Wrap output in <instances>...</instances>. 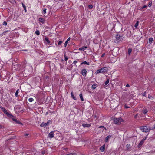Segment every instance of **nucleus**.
<instances>
[{"label": "nucleus", "instance_id": "nucleus-1", "mask_svg": "<svg viewBox=\"0 0 155 155\" xmlns=\"http://www.w3.org/2000/svg\"><path fill=\"white\" fill-rule=\"evenodd\" d=\"M4 113L5 114L11 118L13 121L16 122L17 123L21 125L22 124L21 123L18 121L15 118L14 116L12 115L9 112H8L7 110H5V111L4 112Z\"/></svg>", "mask_w": 155, "mask_h": 155}, {"label": "nucleus", "instance_id": "nucleus-2", "mask_svg": "<svg viewBox=\"0 0 155 155\" xmlns=\"http://www.w3.org/2000/svg\"><path fill=\"white\" fill-rule=\"evenodd\" d=\"M108 68L107 67H103L97 70L95 73V74H97L99 73H104L107 71Z\"/></svg>", "mask_w": 155, "mask_h": 155}, {"label": "nucleus", "instance_id": "nucleus-3", "mask_svg": "<svg viewBox=\"0 0 155 155\" xmlns=\"http://www.w3.org/2000/svg\"><path fill=\"white\" fill-rule=\"evenodd\" d=\"M123 121V120L120 117L118 118H115L114 119V122L116 124L119 125Z\"/></svg>", "mask_w": 155, "mask_h": 155}, {"label": "nucleus", "instance_id": "nucleus-4", "mask_svg": "<svg viewBox=\"0 0 155 155\" xmlns=\"http://www.w3.org/2000/svg\"><path fill=\"white\" fill-rule=\"evenodd\" d=\"M140 129L143 132H147L150 130H151V128L149 129L147 126H144L140 127Z\"/></svg>", "mask_w": 155, "mask_h": 155}, {"label": "nucleus", "instance_id": "nucleus-5", "mask_svg": "<svg viewBox=\"0 0 155 155\" xmlns=\"http://www.w3.org/2000/svg\"><path fill=\"white\" fill-rule=\"evenodd\" d=\"M120 36L119 34H117L115 36L116 40H115V43H119L120 41Z\"/></svg>", "mask_w": 155, "mask_h": 155}, {"label": "nucleus", "instance_id": "nucleus-6", "mask_svg": "<svg viewBox=\"0 0 155 155\" xmlns=\"http://www.w3.org/2000/svg\"><path fill=\"white\" fill-rule=\"evenodd\" d=\"M51 122V121L49 120L46 123H42L41 124L40 126L41 127H45Z\"/></svg>", "mask_w": 155, "mask_h": 155}, {"label": "nucleus", "instance_id": "nucleus-7", "mask_svg": "<svg viewBox=\"0 0 155 155\" xmlns=\"http://www.w3.org/2000/svg\"><path fill=\"white\" fill-rule=\"evenodd\" d=\"M54 137V132L52 131L48 134V137L50 138H53Z\"/></svg>", "mask_w": 155, "mask_h": 155}, {"label": "nucleus", "instance_id": "nucleus-8", "mask_svg": "<svg viewBox=\"0 0 155 155\" xmlns=\"http://www.w3.org/2000/svg\"><path fill=\"white\" fill-rule=\"evenodd\" d=\"M50 42L48 38L46 37H45V44L47 45H48L50 43Z\"/></svg>", "mask_w": 155, "mask_h": 155}, {"label": "nucleus", "instance_id": "nucleus-9", "mask_svg": "<svg viewBox=\"0 0 155 155\" xmlns=\"http://www.w3.org/2000/svg\"><path fill=\"white\" fill-rule=\"evenodd\" d=\"M87 71L85 69H83L81 70V74L83 76H86Z\"/></svg>", "mask_w": 155, "mask_h": 155}, {"label": "nucleus", "instance_id": "nucleus-10", "mask_svg": "<svg viewBox=\"0 0 155 155\" xmlns=\"http://www.w3.org/2000/svg\"><path fill=\"white\" fill-rule=\"evenodd\" d=\"M38 21L42 24L44 23L45 22V19L42 18H39L38 19Z\"/></svg>", "mask_w": 155, "mask_h": 155}, {"label": "nucleus", "instance_id": "nucleus-11", "mask_svg": "<svg viewBox=\"0 0 155 155\" xmlns=\"http://www.w3.org/2000/svg\"><path fill=\"white\" fill-rule=\"evenodd\" d=\"M82 125L84 127H89L91 126V125L90 124H83Z\"/></svg>", "mask_w": 155, "mask_h": 155}, {"label": "nucleus", "instance_id": "nucleus-12", "mask_svg": "<svg viewBox=\"0 0 155 155\" xmlns=\"http://www.w3.org/2000/svg\"><path fill=\"white\" fill-rule=\"evenodd\" d=\"M87 46H83L81 48H79L78 50L81 51H84V50H86L87 48Z\"/></svg>", "mask_w": 155, "mask_h": 155}, {"label": "nucleus", "instance_id": "nucleus-13", "mask_svg": "<svg viewBox=\"0 0 155 155\" xmlns=\"http://www.w3.org/2000/svg\"><path fill=\"white\" fill-rule=\"evenodd\" d=\"M104 148H105V145H103L102 147H101L100 148V150L101 152H103L104 150Z\"/></svg>", "mask_w": 155, "mask_h": 155}, {"label": "nucleus", "instance_id": "nucleus-14", "mask_svg": "<svg viewBox=\"0 0 155 155\" xmlns=\"http://www.w3.org/2000/svg\"><path fill=\"white\" fill-rule=\"evenodd\" d=\"M148 112V110L146 108H144L143 109V114H146Z\"/></svg>", "mask_w": 155, "mask_h": 155}, {"label": "nucleus", "instance_id": "nucleus-15", "mask_svg": "<svg viewBox=\"0 0 155 155\" xmlns=\"http://www.w3.org/2000/svg\"><path fill=\"white\" fill-rule=\"evenodd\" d=\"M145 140V139H143L142 140H141L138 146H141V145H142L143 144V143L144 141Z\"/></svg>", "mask_w": 155, "mask_h": 155}, {"label": "nucleus", "instance_id": "nucleus-16", "mask_svg": "<svg viewBox=\"0 0 155 155\" xmlns=\"http://www.w3.org/2000/svg\"><path fill=\"white\" fill-rule=\"evenodd\" d=\"M111 137V136L110 135L108 136L105 139V141L106 142H107L108 141L109 138H110Z\"/></svg>", "mask_w": 155, "mask_h": 155}, {"label": "nucleus", "instance_id": "nucleus-17", "mask_svg": "<svg viewBox=\"0 0 155 155\" xmlns=\"http://www.w3.org/2000/svg\"><path fill=\"white\" fill-rule=\"evenodd\" d=\"M86 64L87 65H89V62H87L86 61H84L83 62H82L81 64L82 65V64Z\"/></svg>", "mask_w": 155, "mask_h": 155}, {"label": "nucleus", "instance_id": "nucleus-18", "mask_svg": "<svg viewBox=\"0 0 155 155\" xmlns=\"http://www.w3.org/2000/svg\"><path fill=\"white\" fill-rule=\"evenodd\" d=\"M153 41V38H150L149 40V43L151 44Z\"/></svg>", "mask_w": 155, "mask_h": 155}, {"label": "nucleus", "instance_id": "nucleus-19", "mask_svg": "<svg viewBox=\"0 0 155 155\" xmlns=\"http://www.w3.org/2000/svg\"><path fill=\"white\" fill-rule=\"evenodd\" d=\"M71 95L72 97L74 99V100H76L77 98H76L74 96V95L73 94V92H71Z\"/></svg>", "mask_w": 155, "mask_h": 155}, {"label": "nucleus", "instance_id": "nucleus-20", "mask_svg": "<svg viewBox=\"0 0 155 155\" xmlns=\"http://www.w3.org/2000/svg\"><path fill=\"white\" fill-rule=\"evenodd\" d=\"M9 31L8 30H7V31H4V32H3L2 33V34H1V36H3V35H5V33L7 32H8Z\"/></svg>", "mask_w": 155, "mask_h": 155}, {"label": "nucleus", "instance_id": "nucleus-21", "mask_svg": "<svg viewBox=\"0 0 155 155\" xmlns=\"http://www.w3.org/2000/svg\"><path fill=\"white\" fill-rule=\"evenodd\" d=\"M79 96L81 100L82 101H84V99L83 97L82 94L81 93L79 95Z\"/></svg>", "mask_w": 155, "mask_h": 155}, {"label": "nucleus", "instance_id": "nucleus-22", "mask_svg": "<svg viewBox=\"0 0 155 155\" xmlns=\"http://www.w3.org/2000/svg\"><path fill=\"white\" fill-rule=\"evenodd\" d=\"M19 89H18L16 90V91L15 93V95L16 97H17L18 95V93H19Z\"/></svg>", "mask_w": 155, "mask_h": 155}, {"label": "nucleus", "instance_id": "nucleus-23", "mask_svg": "<svg viewBox=\"0 0 155 155\" xmlns=\"http://www.w3.org/2000/svg\"><path fill=\"white\" fill-rule=\"evenodd\" d=\"M64 60L65 61H67L68 59V57L65 54L64 55Z\"/></svg>", "mask_w": 155, "mask_h": 155}, {"label": "nucleus", "instance_id": "nucleus-24", "mask_svg": "<svg viewBox=\"0 0 155 155\" xmlns=\"http://www.w3.org/2000/svg\"><path fill=\"white\" fill-rule=\"evenodd\" d=\"M96 87H97V85L96 84H93L92 86V88L93 89L96 88Z\"/></svg>", "mask_w": 155, "mask_h": 155}, {"label": "nucleus", "instance_id": "nucleus-25", "mask_svg": "<svg viewBox=\"0 0 155 155\" xmlns=\"http://www.w3.org/2000/svg\"><path fill=\"white\" fill-rule=\"evenodd\" d=\"M0 109L3 111V112H4L6 110L4 107L1 106L0 107Z\"/></svg>", "mask_w": 155, "mask_h": 155}, {"label": "nucleus", "instance_id": "nucleus-26", "mask_svg": "<svg viewBox=\"0 0 155 155\" xmlns=\"http://www.w3.org/2000/svg\"><path fill=\"white\" fill-rule=\"evenodd\" d=\"M35 34L37 35H40V32L39 30H37L35 32Z\"/></svg>", "mask_w": 155, "mask_h": 155}, {"label": "nucleus", "instance_id": "nucleus-27", "mask_svg": "<svg viewBox=\"0 0 155 155\" xmlns=\"http://www.w3.org/2000/svg\"><path fill=\"white\" fill-rule=\"evenodd\" d=\"M109 79H107L106 81H105V85H107L109 83Z\"/></svg>", "mask_w": 155, "mask_h": 155}, {"label": "nucleus", "instance_id": "nucleus-28", "mask_svg": "<svg viewBox=\"0 0 155 155\" xmlns=\"http://www.w3.org/2000/svg\"><path fill=\"white\" fill-rule=\"evenodd\" d=\"M148 98L149 99H153V97L150 95H148Z\"/></svg>", "mask_w": 155, "mask_h": 155}, {"label": "nucleus", "instance_id": "nucleus-29", "mask_svg": "<svg viewBox=\"0 0 155 155\" xmlns=\"http://www.w3.org/2000/svg\"><path fill=\"white\" fill-rule=\"evenodd\" d=\"M131 51H132L131 49V48L129 49L128 50V54H130V53L131 52Z\"/></svg>", "mask_w": 155, "mask_h": 155}, {"label": "nucleus", "instance_id": "nucleus-30", "mask_svg": "<svg viewBox=\"0 0 155 155\" xmlns=\"http://www.w3.org/2000/svg\"><path fill=\"white\" fill-rule=\"evenodd\" d=\"M138 21H137V22L135 23L134 25V26L135 28H137L138 25Z\"/></svg>", "mask_w": 155, "mask_h": 155}, {"label": "nucleus", "instance_id": "nucleus-31", "mask_svg": "<svg viewBox=\"0 0 155 155\" xmlns=\"http://www.w3.org/2000/svg\"><path fill=\"white\" fill-rule=\"evenodd\" d=\"M34 100V99L33 98H30L29 99H28V101H29L30 102H32Z\"/></svg>", "mask_w": 155, "mask_h": 155}, {"label": "nucleus", "instance_id": "nucleus-32", "mask_svg": "<svg viewBox=\"0 0 155 155\" xmlns=\"http://www.w3.org/2000/svg\"><path fill=\"white\" fill-rule=\"evenodd\" d=\"M152 2H150L149 3V4L148 5V6L149 7H150L151 6V5H152Z\"/></svg>", "mask_w": 155, "mask_h": 155}, {"label": "nucleus", "instance_id": "nucleus-33", "mask_svg": "<svg viewBox=\"0 0 155 155\" xmlns=\"http://www.w3.org/2000/svg\"><path fill=\"white\" fill-rule=\"evenodd\" d=\"M78 62V61H74L73 62V64H75V66H76V67H77V65L76 64Z\"/></svg>", "mask_w": 155, "mask_h": 155}, {"label": "nucleus", "instance_id": "nucleus-34", "mask_svg": "<svg viewBox=\"0 0 155 155\" xmlns=\"http://www.w3.org/2000/svg\"><path fill=\"white\" fill-rule=\"evenodd\" d=\"M46 9H44L42 11L43 13L44 14L46 13Z\"/></svg>", "mask_w": 155, "mask_h": 155}, {"label": "nucleus", "instance_id": "nucleus-35", "mask_svg": "<svg viewBox=\"0 0 155 155\" xmlns=\"http://www.w3.org/2000/svg\"><path fill=\"white\" fill-rule=\"evenodd\" d=\"M2 25H4L6 26L7 25V23L5 21H4L2 23Z\"/></svg>", "mask_w": 155, "mask_h": 155}, {"label": "nucleus", "instance_id": "nucleus-36", "mask_svg": "<svg viewBox=\"0 0 155 155\" xmlns=\"http://www.w3.org/2000/svg\"><path fill=\"white\" fill-rule=\"evenodd\" d=\"M62 42L61 41H60L58 42V45H61V43H62Z\"/></svg>", "mask_w": 155, "mask_h": 155}, {"label": "nucleus", "instance_id": "nucleus-37", "mask_svg": "<svg viewBox=\"0 0 155 155\" xmlns=\"http://www.w3.org/2000/svg\"><path fill=\"white\" fill-rule=\"evenodd\" d=\"M22 6H23L24 9V10H25V8H26V6H25L23 3H22Z\"/></svg>", "mask_w": 155, "mask_h": 155}, {"label": "nucleus", "instance_id": "nucleus-38", "mask_svg": "<svg viewBox=\"0 0 155 155\" xmlns=\"http://www.w3.org/2000/svg\"><path fill=\"white\" fill-rule=\"evenodd\" d=\"M147 7V5H144V6H143V7H141L140 9H143L144 8Z\"/></svg>", "mask_w": 155, "mask_h": 155}, {"label": "nucleus", "instance_id": "nucleus-39", "mask_svg": "<svg viewBox=\"0 0 155 155\" xmlns=\"http://www.w3.org/2000/svg\"><path fill=\"white\" fill-rule=\"evenodd\" d=\"M88 8L90 9H91L93 8V6L92 5H89L88 6Z\"/></svg>", "mask_w": 155, "mask_h": 155}, {"label": "nucleus", "instance_id": "nucleus-40", "mask_svg": "<svg viewBox=\"0 0 155 155\" xmlns=\"http://www.w3.org/2000/svg\"><path fill=\"white\" fill-rule=\"evenodd\" d=\"M99 128H104V129H105V130H106V128L104 126H100V127H99Z\"/></svg>", "mask_w": 155, "mask_h": 155}, {"label": "nucleus", "instance_id": "nucleus-41", "mask_svg": "<svg viewBox=\"0 0 155 155\" xmlns=\"http://www.w3.org/2000/svg\"><path fill=\"white\" fill-rule=\"evenodd\" d=\"M66 155H76V154L75 153H71L68 154Z\"/></svg>", "mask_w": 155, "mask_h": 155}, {"label": "nucleus", "instance_id": "nucleus-42", "mask_svg": "<svg viewBox=\"0 0 155 155\" xmlns=\"http://www.w3.org/2000/svg\"><path fill=\"white\" fill-rule=\"evenodd\" d=\"M68 42H67L66 41L65 42L64 45L65 47H66V46L67 44H68Z\"/></svg>", "mask_w": 155, "mask_h": 155}, {"label": "nucleus", "instance_id": "nucleus-43", "mask_svg": "<svg viewBox=\"0 0 155 155\" xmlns=\"http://www.w3.org/2000/svg\"><path fill=\"white\" fill-rule=\"evenodd\" d=\"M124 107L125 108H130L129 107L125 105L124 106Z\"/></svg>", "mask_w": 155, "mask_h": 155}, {"label": "nucleus", "instance_id": "nucleus-44", "mask_svg": "<svg viewBox=\"0 0 155 155\" xmlns=\"http://www.w3.org/2000/svg\"><path fill=\"white\" fill-rule=\"evenodd\" d=\"M105 53H103L101 56V57H103L105 55Z\"/></svg>", "mask_w": 155, "mask_h": 155}, {"label": "nucleus", "instance_id": "nucleus-45", "mask_svg": "<svg viewBox=\"0 0 155 155\" xmlns=\"http://www.w3.org/2000/svg\"><path fill=\"white\" fill-rule=\"evenodd\" d=\"M70 38L69 37V38H68L67 39V40H66V41L68 42L69 41H70Z\"/></svg>", "mask_w": 155, "mask_h": 155}, {"label": "nucleus", "instance_id": "nucleus-46", "mask_svg": "<svg viewBox=\"0 0 155 155\" xmlns=\"http://www.w3.org/2000/svg\"><path fill=\"white\" fill-rule=\"evenodd\" d=\"M130 145L129 144H127L126 145V147H127V148H128V147H130Z\"/></svg>", "mask_w": 155, "mask_h": 155}, {"label": "nucleus", "instance_id": "nucleus-47", "mask_svg": "<svg viewBox=\"0 0 155 155\" xmlns=\"http://www.w3.org/2000/svg\"><path fill=\"white\" fill-rule=\"evenodd\" d=\"M28 135H29V134H27V133L25 134V136H28Z\"/></svg>", "mask_w": 155, "mask_h": 155}, {"label": "nucleus", "instance_id": "nucleus-48", "mask_svg": "<svg viewBox=\"0 0 155 155\" xmlns=\"http://www.w3.org/2000/svg\"><path fill=\"white\" fill-rule=\"evenodd\" d=\"M145 94H146V92H144V93L142 95H143V96H144L145 95Z\"/></svg>", "mask_w": 155, "mask_h": 155}, {"label": "nucleus", "instance_id": "nucleus-49", "mask_svg": "<svg viewBox=\"0 0 155 155\" xmlns=\"http://www.w3.org/2000/svg\"><path fill=\"white\" fill-rule=\"evenodd\" d=\"M152 129H155V124L154 125L153 127L151 128Z\"/></svg>", "mask_w": 155, "mask_h": 155}, {"label": "nucleus", "instance_id": "nucleus-50", "mask_svg": "<svg viewBox=\"0 0 155 155\" xmlns=\"http://www.w3.org/2000/svg\"><path fill=\"white\" fill-rule=\"evenodd\" d=\"M126 87H129L130 86H129V84H127V85H126Z\"/></svg>", "mask_w": 155, "mask_h": 155}, {"label": "nucleus", "instance_id": "nucleus-51", "mask_svg": "<svg viewBox=\"0 0 155 155\" xmlns=\"http://www.w3.org/2000/svg\"><path fill=\"white\" fill-rule=\"evenodd\" d=\"M137 116V114L135 116V118H136Z\"/></svg>", "mask_w": 155, "mask_h": 155}, {"label": "nucleus", "instance_id": "nucleus-52", "mask_svg": "<svg viewBox=\"0 0 155 155\" xmlns=\"http://www.w3.org/2000/svg\"><path fill=\"white\" fill-rule=\"evenodd\" d=\"M2 126L0 125V128H2Z\"/></svg>", "mask_w": 155, "mask_h": 155}, {"label": "nucleus", "instance_id": "nucleus-53", "mask_svg": "<svg viewBox=\"0 0 155 155\" xmlns=\"http://www.w3.org/2000/svg\"><path fill=\"white\" fill-rule=\"evenodd\" d=\"M25 12H26V8H25Z\"/></svg>", "mask_w": 155, "mask_h": 155}, {"label": "nucleus", "instance_id": "nucleus-54", "mask_svg": "<svg viewBox=\"0 0 155 155\" xmlns=\"http://www.w3.org/2000/svg\"><path fill=\"white\" fill-rule=\"evenodd\" d=\"M17 66L19 67V65L18 64H17Z\"/></svg>", "mask_w": 155, "mask_h": 155}, {"label": "nucleus", "instance_id": "nucleus-55", "mask_svg": "<svg viewBox=\"0 0 155 155\" xmlns=\"http://www.w3.org/2000/svg\"><path fill=\"white\" fill-rule=\"evenodd\" d=\"M67 150V149H65V150Z\"/></svg>", "mask_w": 155, "mask_h": 155}, {"label": "nucleus", "instance_id": "nucleus-56", "mask_svg": "<svg viewBox=\"0 0 155 155\" xmlns=\"http://www.w3.org/2000/svg\"><path fill=\"white\" fill-rule=\"evenodd\" d=\"M67 150V149H65V150Z\"/></svg>", "mask_w": 155, "mask_h": 155}, {"label": "nucleus", "instance_id": "nucleus-57", "mask_svg": "<svg viewBox=\"0 0 155 155\" xmlns=\"http://www.w3.org/2000/svg\"><path fill=\"white\" fill-rule=\"evenodd\" d=\"M8 21H9V20H7Z\"/></svg>", "mask_w": 155, "mask_h": 155}, {"label": "nucleus", "instance_id": "nucleus-58", "mask_svg": "<svg viewBox=\"0 0 155 155\" xmlns=\"http://www.w3.org/2000/svg\"><path fill=\"white\" fill-rule=\"evenodd\" d=\"M8 21H9V20H7Z\"/></svg>", "mask_w": 155, "mask_h": 155}, {"label": "nucleus", "instance_id": "nucleus-59", "mask_svg": "<svg viewBox=\"0 0 155 155\" xmlns=\"http://www.w3.org/2000/svg\"><path fill=\"white\" fill-rule=\"evenodd\" d=\"M56 46H58V45H57V44H56Z\"/></svg>", "mask_w": 155, "mask_h": 155}, {"label": "nucleus", "instance_id": "nucleus-60", "mask_svg": "<svg viewBox=\"0 0 155 155\" xmlns=\"http://www.w3.org/2000/svg\"><path fill=\"white\" fill-rule=\"evenodd\" d=\"M154 67H155V65H154Z\"/></svg>", "mask_w": 155, "mask_h": 155}]
</instances>
